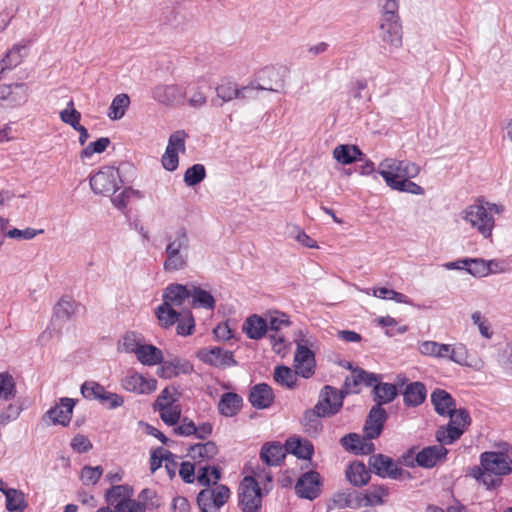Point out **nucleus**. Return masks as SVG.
Returning <instances> with one entry per match:
<instances>
[{
    "label": "nucleus",
    "mask_w": 512,
    "mask_h": 512,
    "mask_svg": "<svg viewBox=\"0 0 512 512\" xmlns=\"http://www.w3.org/2000/svg\"><path fill=\"white\" fill-rule=\"evenodd\" d=\"M512 459L501 451H485L480 455V465L471 469L470 475L486 489L492 490L500 487L503 477L511 474Z\"/></svg>",
    "instance_id": "f257e3e1"
},
{
    "label": "nucleus",
    "mask_w": 512,
    "mask_h": 512,
    "mask_svg": "<svg viewBox=\"0 0 512 512\" xmlns=\"http://www.w3.org/2000/svg\"><path fill=\"white\" fill-rule=\"evenodd\" d=\"M165 260L163 269L166 272L184 270L189 265L190 235L185 227H179L173 234L166 236Z\"/></svg>",
    "instance_id": "f03ea898"
},
{
    "label": "nucleus",
    "mask_w": 512,
    "mask_h": 512,
    "mask_svg": "<svg viewBox=\"0 0 512 512\" xmlns=\"http://www.w3.org/2000/svg\"><path fill=\"white\" fill-rule=\"evenodd\" d=\"M377 173L392 189V186L397 185L402 179L417 177L420 167L408 160L385 158L379 163Z\"/></svg>",
    "instance_id": "7ed1b4c3"
},
{
    "label": "nucleus",
    "mask_w": 512,
    "mask_h": 512,
    "mask_svg": "<svg viewBox=\"0 0 512 512\" xmlns=\"http://www.w3.org/2000/svg\"><path fill=\"white\" fill-rule=\"evenodd\" d=\"M446 416L450 418L449 423L447 426L439 427L436 439L441 444H452L464 434L471 423V418L469 412L464 408H455Z\"/></svg>",
    "instance_id": "20e7f679"
},
{
    "label": "nucleus",
    "mask_w": 512,
    "mask_h": 512,
    "mask_svg": "<svg viewBox=\"0 0 512 512\" xmlns=\"http://www.w3.org/2000/svg\"><path fill=\"white\" fill-rule=\"evenodd\" d=\"M462 219L468 222L484 238L491 237L495 226V219L482 202L479 201L467 206L462 212Z\"/></svg>",
    "instance_id": "39448f33"
},
{
    "label": "nucleus",
    "mask_w": 512,
    "mask_h": 512,
    "mask_svg": "<svg viewBox=\"0 0 512 512\" xmlns=\"http://www.w3.org/2000/svg\"><path fill=\"white\" fill-rule=\"evenodd\" d=\"M369 466L381 478H390L395 480L410 479L408 471L402 469L399 464L391 457L384 454H374L369 457Z\"/></svg>",
    "instance_id": "423d86ee"
},
{
    "label": "nucleus",
    "mask_w": 512,
    "mask_h": 512,
    "mask_svg": "<svg viewBox=\"0 0 512 512\" xmlns=\"http://www.w3.org/2000/svg\"><path fill=\"white\" fill-rule=\"evenodd\" d=\"M81 394L88 400H97L109 409H115L123 405L122 396L109 392L96 381H86L81 385Z\"/></svg>",
    "instance_id": "0eeeda50"
},
{
    "label": "nucleus",
    "mask_w": 512,
    "mask_h": 512,
    "mask_svg": "<svg viewBox=\"0 0 512 512\" xmlns=\"http://www.w3.org/2000/svg\"><path fill=\"white\" fill-rule=\"evenodd\" d=\"M261 489L254 477H245L239 487V503L242 512H259L261 508Z\"/></svg>",
    "instance_id": "6e6552de"
},
{
    "label": "nucleus",
    "mask_w": 512,
    "mask_h": 512,
    "mask_svg": "<svg viewBox=\"0 0 512 512\" xmlns=\"http://www.w3.org/2000/svg\"><path fill=\"white\" fill-rule=\"evenodd\" d=\"M348 393L345 388L338 390L333 386H324L319 394V400L316 408L321 410V414L327 417L337 414L343 406V400Z\"/></svg>",
    "instance_id": "1a4fd4ad"
},
{
    "label": "nucleus",
    "mask_w": 512,
    "mask_h": 512,
    "mask_svg": "<svg viewBox=\"0 0 512 512\" xmlns=\"http://www.w3.org/2000/svg\"><path fill=\"white\" fill-rule=\"evenodd\" d=\"M119 171L113 167H104L90 178V187L95 194L108 195L118 188Z\"/></svg>",
    "instance_id": "9d476101"
},
{
    "label": "nucleus",
    "mask_w": 512,
    "mask_h": 512,
    "mask_svg": "<svg viewBox=\"0 0 512 512\" xmlns=\"http://www.w3.org/2000/svg\"><path fill=\"white\" fill-rule=\"evenodd\" d=\"M297 348L295 351L294 362L296 373L304 378H309L314 374L315 356L308 348L310 341L302 337L296 340Z\"/></svg>",
    "instance_id": "9b49d317"
},
{
    "label": "nucleus",
    "mask_w": 512,
    "mask_h": 512,
    "mask_svg": "<svg viewBox=\"0 0 512 512\" xmlns=\"http://www.w3.org/2000/svg\"><path fill=\"white\" fill-rule=\"evenodd\" d=\"M152 98L166 106L183 104L186 90L177 84H158L152 89Z\"/></svg>",
    "instance_id": "f8f14e48"
},
{
    "label": "nucleus",
    "mask_w": 512,
    "mask_h": 512,
    "mask_svg": "<svg viewBox=\"0 0 512 512\" xmlns=\"http://www.w3.org/2000/svg\"><path fill=\"white\" fill-rule=\"evenodd\" d=\"M267 320L268 331L271 332L270 339L273 343V349L280 351L285 339L279 332L286 327H289L291 322L289 316L280 311H269L265 314Z\"/></svg>",
    "instance_id": "ddd939ff"
},
{
    "label": "nucleus",
    "mask_w": 512,
    "mask_h": 512,
    "mask_svg": "<svg viewBox=\"0 0 512 512\" xmlns=\"http://www.w3.org/2000/svg\"><path fill=\"white\" fill-rule=\"evenodd\" d=\"M29 97V87L26 83L0 85V100L6 101L10 107L25 104Z\"/></svg>",
    "instance_id": "4468645a"
},
{
    "label": "nucleus",
    "mask_w": 512,
    "mask_h": 512,
    "mask_svg": "<svg viewBox=\"0 0 512 512\" xmlns=\"http://www.w3.org/2000/svg\"><path fill=\"white\" fill-rule=\"evenodd\" d=\"M373 439L368 437L366 433H364V436L357 433H349L340 439V444L346 451L358 455H369L375 450V446L372 443Z\"/></svg>",
    "instance_id": "2eb2a0df"
},
{
    "label": "nucleus",
    "mask_w": 512,
    "mask_h": 512,
    "mask_svg": "<svg viewBox=\"0 0 512 512\" xmlns=\"http://www.w3.org/2000/svg\"><path fill=\"white\" fill-rule=\"evenodd\" d=\"M198 358L215 367H230L236 365L233 354L220 347L205 348L198 352Z\"/></svg>",
    "instance_id": "dca6fc26"
},
{
    "label": "nucleus",
    "mask_w": 512,
    "mask_h": 512,
    "mask_svg": "<svg viewBox=\"0 0 512 512\" xmlns=\"http://www.w3.org/2000/svg\"><path fill=\"white\" fill-rule=\"evenodd\" d=\"M320 486V475L315 471L304 473L295 485L296 494L300 498L313 500L318 496Z\"/></svg>",
    "instance_id": "f3484780"
},
{
    "label": "nucleus",
    "mask_w": 512,
    "mask_h": 512,
    "mask_svg": "<svg viewBox=\"0 0 512 512\" xmlns=\"http://www.w3.org/2000/svg\"><path fill=\"white\" fill-rule=\"evenodd\" d=\"M159 364L157 375L165 379H171L181 374H190L193 371V366L189 361L178 357L162 360Z\"/></svg>",
    "instance_id": "a211bd4d"
},
{
    "label": "nucleus",
    "mask_w": 512,
    "mask_h": 512,
    "mask_svg": "<svg viewBox=\"0 0 512 512\" xmlns=\"http://www.w3.org/2000/svg\"><path fill=\"white\" fill-rule=\"evenodd\" d=\"M75 401L72 398H61L59 403L51 407L45 414L52 424L67 426L71 420Z\"/></svg>",
    "instance_id": "6ab92c4d"
},
{
    "label": "nucleus",
    "mask_w": 512,
    "mask_h": 512,
    "mask_svg": "<svg viewBox=\"0 0 512 512\" xmlns=\"http://www.w3.org/2000/svg\"><path fill=\"white\" fill-rule=\"evenodd\" d=\"M122 386L125 390L138 393L149 394L156 390L157 381L153 378L147 379L139 373H131L123 378Z\"/></svg>",
    "instance_id": "aec40b11"
},
{
    "label": "nucleus",
    "mask_w": 512,
    "mask_h": 512,
    "mask_svg": "<svg viewBox=\"0 0 512 512\" xmlns=\"http://www.w3.org/2000/svg\"><path fill=\"white\" fill-rule=\"evenodd\" d=\"M387 419L386 410L380 405H374L368 414L364 425V433L370 438H378Z\"/></svg>",
    "instance_id": "412c9836"
},
{
    "label": "nucleus",
    "mask_w": 512,
    "mask_h": 512,
    "mask_svg": "<svg viewBox=\"0 0 512 512\" xmlns=\"http://www.w3.org/2000/svg\"><path fill=\"white\" fill-rule=\"evenodd\" d=\"M133 488L127 484L115 485L105 493L108 505L114 506L115 512H124V505L133 496Z\"/></svg>",
    "instance_id": "4be33fe9"
},
{
    "label": "nucleus",
    "mask_w": 512,
    "mask_h": 512,
    "mask_svg": "<svg viewBox=\"0 0 512 512\" xmlns=\"http://www.w3.org/2000/svg\"><path fill=\"white\" fill-rule=\"evenodd\" d=\"M218 453V447L213 441H207L205 443H198L191 445L188 449L187 456H189L197 465L203 466V463L213 459Z\"/></svg>",
    "instance_id": "5701e85b"
},
{
    "label": "nucleus",
    "mask_w": 512,
    "mask_h": 512,
    "mask_svg": "<svg viewBox=\"0 0 512 512\" xmlns=\"http://www.w3.org/2000/svg\"><path fill=\"white\" fill-rule=\"evenodd\" d=\"M380 37L384 43L398 49L402 46V26L400 20H382Z\"/></svg>",
    "instance_id": "b1692460"
},
{
    "label": "nucleus",
    "mask_w": 512,
    "mask_h": 512,
    "mask_svg": "<svg viewBox=\"0 0 512 512\" xmlns=\"http://www.w3.org/2000/svg\"><path fill=\"white\" fill-rule=\"evenodd\" d=\"M274 401L272 388L266 383H259L250 389L249 402L256 409H266Z\"/></svg>",
    "instance_id": "393cba45"
},
{
    "label": "nucleus",
    "mask_w": 512,
    "mask_h": 512,
    "mask_svg": "<svg viewBox=\"0 0 512 512\" xmlns=\"http://www.w3.org/2000/svg\"><path fill=\"white\" fill-rule=\"evenodd\" d=\"M444 444H438L433 446H428L423 448L416 455V462L419 466L425 468H432L439 462L444 459L448 450L443 446Z\"/></svg>",
    "instance_id": "a878e982"
},
{
    "label": "nucleus",
    "mask_w": 512,
    "mask_h": 512,
    "mask_svg": "<svg viewBox=\"0 0 512 512\" xmlns=\"http://www.w3.org/2000/svg\"><path fill=\"white\" fill-rule=\"evenodd\" d=\"M377 376L364 370L354 371L350 376L346 377L344 382L345 393H359V386L367 387L377 384Z\"/></svg>",
    "instance_id": "bb28decb"
},
{
    "label": "nucleus",
    "mask_w": 512,
    "mask_h": 512,
    "mask_svg": "<svg viewBox=\"0 0 512 512\" xmlns=\"http://www.w3.org/2000/svg\"><path fill=\"white\" fill-rule=\"evenodd\" d=\"M286 456V449L279 442H267L260 451V459L267 466H278Z\"/></svg>",
    "instance_id": "cd10ccee"
},
{
    "label": "nucleus",
    "mask_w": 512,
    "mask_h": 512,
    "mask_svg": "<svg viewBox=\"0 0 512 512\" xmlns=\"http://www.w3.org/2000/svg\"><path fill=\"white\" fill-rule=\"evenodd\" d=\"M242 329L249 339L259 340L268 332L267 320L264 317L253 314L244 321Z\"/></svg>",
    "instance_id": "c85d7f7f"
},
{
    "label": "nucleus",
    "mask_w": 512,
    "mask_h": 512,
    "mask_svg": "<svg viewBox=\"0 0 512 512\" xmlns=\"http://www.w3.org/2000/svg\"><path fill=\"white\" fill-rule=\"evenodd\" d=\"M190 298V289L182 284H169L163 292V302L173 307L181 306Z\"/></svg>",
    "instance_id": "c756f323"
},
{
    "label": "nucleus",
    "mask_w": 512,
    "mask_h": 512,
    "mask_svg": "<svg viewBox=\"0 0 512 512\" xmlns=\"http://www.w3.org/2000/svg\"><path fill=\"white\" fill-rule=\"evenodd\" d=\"M431 402L435 411L441 416L450 414L451 410L456 408V403L453 397L443 389H435L432 392Z\"/></svg>",
    "instance_id": "7c9ffc66"
},
{
    "label": "nucleus",
    "mask_w": 512,
    "mask_h": 512,
    "mask_svg": "<svg viewBox=\"0 0 512 512\" xmlns=\"http://www.w3.org/2000/svg\"><path fill=\"white\" fill-rule=\"evenodd\" d=\"M347 480L355 487L366 485L371 478L370 470L362 462H353L346 469Z\"/></svg>",
    "instance_id": "2f4dec72"
},
{
    "label": "nucleus",
    "mask_w": 512,
    "mask_h": 512,
    "mask_svg": "<svg viewBox=\"0 0 512 512\" xmlns=\"http://www.w3.org/2000/svg\"><path fill=\"white\" fill-rule=\"evenodd\" d=\"M427 390L423 383L412 382L408 384L403 392L404 404L408 407L421 405L426 398Z\"/></svg>",
    "instance_id": "473e14b6"
},
{
    "label": "nucleus",
    "mask_w": 512,
    "mask_h": 512,
    "mask_svg": "<svg viewBox=\"0 0 512 512\" xmlns=\"http://www.w3.org/2000/svg\"><path fill=\"white\" fill-rule=\"evenodd\" d=\"M286 452L300 459H310L314 452L313 444L309 440L291 437L285 443Z\"/></svg>",
    "instance_id": "72a5a7b5"
},
{
    "label": "nucleus",
    "mask_w": 512,
    "mask_h": 512,
    "mask_svg": "<svg viewBox=\"0 0 512 512\" xmlns=\"http://www.w3.org/2000/svg\"><path fill=\"white\" fill-rule=\"evenodd\" d=\"M242 398L233 392L224 393L218 403V411L225 417L235 416L241 409Z\"/></svg>",
    "instance_id": "f704fd0d"
},
{
    "label": "nucleus",
    "mask_w": 512,
    "mask_h": 512,
    "mask_svg": "<svg viewBox=\"0 0 512 512\" xmlns=\"http://www.w3.org/2000/svg\"><path fill=\"white\" fill-rule=\"evenodd\" d=\"M362 151L356 145L341 144L334 148L333 157L341 164L348 165L362 160Z\"/></svg>",
    "instance_id": "c9c22d12"
},
{
    "label": "nucleus",
    "mask_w": 512,
    "mask_h": 512,
    "mask_svg": "<svg viewBox=\"0 0 512 512\" xmlns=\"http://www.w3.org/2000/svg\"><path fill=\"white\" fill-rule=\"evenodd\" d=\"M136 357L141 364L153 366L162 362L163 353L152 344H143L137 351Z\"/></svg>",
    "instance_id": "e433bc0d"
},
{
    "label": "nucleus",
    "mask_w": 512,
    "mask_h": 512,
    "mask_svg": "<svg viewBox=\"0 0 512 512\" xmlns=\"http://www.w3.org/2000/svg\"><path fill=\"white\" fill-rule=\"evenodd\" d=\"M191 306L194 308H204L213 310L215 307V299L213 295L198 286H192L190 289Z\"/></svg>",
    "instance_id": "4c0bfd02"
},
{
    "label": "nucleus",
    "mask_w": 512,
    "mask_h": 512,
    "mask_svg": "<svg viewBox=\"0 0 512 512\" xmlns=\"http://www.w3.org/2000/svg\"><path fill=\"white\" fill-rule=\"evenodd\" d=\"M25 47L19 44L14 45L0 61V79L4 76V73L8 70H12L17 67L23 60L21 51Z\"/></svg>",
    "instance_id": "58836bf2"
},
{
    "label": "nucleus",
    "mask_w": 512,
    "mask_h": 512,
    "mask_svg": "<svg viewBox=\"0 0 512 512\" xmlns=\"http://www.w3.org/2000/svg\"><path fill=\"white\" fill-rule=\"evenodd\" d=\"M375 405L388 404L397 396V388L391 383H377L373 388Z\"/></svg>",
    "instance_id": "ea45409f"
},
{
    "label": "nucleus",
    "mask_w": 512,
    "mask_h": 512,
    "mask_svg": "<svg viewBox=\"0 0 512 512\" xmlns=\"http://www.w3.org/2000/svg\"><path fill=\"white\" fill-rule=\"evenodd\" d=\"M492 264L497 265V260L485 261L481 258H467L465 270L474 277H484L492 273Z\"/></svg>",
    "instance_id": "a19ab883"
},
{
    "label": "nucleus",
    "mask_w": 512,
    "mask_h": 512,
    "mask_svg": "<svg viewBox=\"0 0 512 512\" xmlns=\"http://www.w3.org/2000/svg\"><path fill=\"white\" fill-rule=\"evenodd\" d=\"M130 105V98L126 93L116 95L108 109L107 116L111 120H120L124 117Z\"/></svg>",
    "instance_id": "79ce46f5"
},
{
    "label": "nucleus",
    "mask_w": 512,
    "mask_h": 512,
    "mask_svg": "<svg viewBox=\"0 0 512 512\" xmlns=\"http://www.w3.org/2000/svg\"><path fill=\"white\" fill-rule=\"evenodd\" d=\"M6 498V509L11 512H23L26 508L27 503L25 501V495L21 490L9 488L4 491Z\"/></svg>",
    "instance_id": "37998d69"
},
{
    "label": "nucleus",
    "mask_w": 512,
    "mask_h": 512,
    "mask_svg": "<svg viewBox=\"0 0 512 512\" xmlns=\"http://www.w3.org/2000/svg\"><path fill=\"white\" fill-rule=\"evenodd\" d=\"M220 478L221 472L217 467H210L208 464H204L197 468V481L202 486L216 485Z\"/></svg>",
    "instance_id": "c03bdc74"
},
{
    "label": "nucleus",
    "mask_w": 512,
    "mask_h": 512,
    "mask_svg": "<svg viewBox=\"0 0 512 512\" xmlns=\"http://www.w3.org/2000/svg\"><path fill=\"white\" fill-rule=\"evenodd\" d=\"M179 313L175 310V307L164 302L156 309L157 318L161 326L165 328L174 325L179 320Z\"/></svg>",
    "instance_id": "a18cd8bd"
},
{
    "label": "nucleus",
    "mask_w": 512,
    "mask_h": 512,
    "mask_svg": "<svg viewBox=\"0 0 512 512\" xmlns=\"http://www.w3.org/2000/svg\"><path fill=\"white\" fill-rule=\"evenodd\" d=\"M17 388L15 379L8 372L0 373V399L10 401L16 397Z\"/></svg>",
    "instance_id": "49530a36"
},
{
    "label": "nucleus",
    "mask_w": 512,
    "mask_h": 512,
    "mask_svg": "<svg viewBox=\"0 0 512 512\" xmlns=\"http://www.w3.org/2000/svg\"><path fill=\"white\" fill-rule=\"evenodd\" d=\"M297 375L296 370L293 371L291 368L287 366H277L274 370V380L289 389H292L295 387L297 382Z\"/></svg>",
    "instance_id": "de8ad7c7"
},
{
    "label": "nucleus",
    "mask_w": 512,
    "mask_h": 512,
    "mask_svg": "<svg viewBox=\"0 0 512 512\" xmlns=\"http://www.w3.org/2000/svg\"><path fill=\"white\" fill-rule=\"evenodd\" d=\"M366 506L384 504V498L389 495V489L384 485H372L365 492Z\"/></svg>",
    "instance_id": "09e8293b"
},
{
    "label": "nucleus",
    "mask_w": 512,
    "mask_h": 512,
    "mask_svg": "<svg viewBox=\"0 0 512 512\" xmlns=\"http://www.w3.org/2000/svg\"><path fill=\"white\" fill-rule=\"evenodd\" d=\"M159 412L160 418L169 426L177 424L181 418L182 409L180 404L163 406L155 409Z\"/></svg>",
    "instance_id": "8fccbe9b"
},
{
    "label": "nucleus",
    "mask_w": 512,
    "mask_h": 512,
    "mask_svg": "<svg viewBox=\"0 0 512 512\" xmlns=\"http://www.w3.org/2000/svg\"><path fill=\"white\" fill-rule=\"evenodd\" d=\"M59 117L63 123L70 125L73 129L81 125V113L75 109L73 100L67 102L66 108L60 111Z\"/></svg>",
    "instance_id": "3c124183"
},
{
    "label": "nucleus",
    "mask_w": 512,
    "mask_h": 512,
    "mask_svg": "<svg viewBox=\"0 0 512 512\" xmlns=\"http://www.w3.org/2000/svg\"><path fill=\"white\" fill-rule=\"evenodd\" d=\"M206 176V170L202 164H194L184 174V182L187 186L199 184Z\"/></svg>",
    "instance_id": "603ef678"
},
{
    "label": "nucleus",
    "mask_w": 512,
    "mask_h": 512,
    "mask_svg": "<svg viewBox=\"0 0 512 512\" xmlns=\"http://www.w3.org/2000/svg\"><path fill=\"white\" fill-rule=\"evenodd\" d=\"M189 94L187 98L188 104L193 108H200L206 104L207 98L203 91V86L196 84L188 87L186 94Z\"/></svg>",
    "instance_id": "864d4df0"
},
{
    "label": "nucleus",
    "mask_w": 512,
    "mask_h": 512,
    "mask_svg": "<svg viewBox=\"0 0 512 512\" xmlns=\"http://www.w3.org/2000/svg\"><path fill=\"white\" fill-rule=\"evenodd\" d=\"M180 317L177 321V333L182 336H187L192 334L194 327H195V321L193 318V315L190 310H184L179 313Z\"/></svg>",
    "instance_id": "5fc2aeb1"
},
{
    "label": "nucleus",
    "mask_w": 512,
    "mask_h": 512,
    "mask_svg": "<svg viewBox=\"0 0 512 512\" xmlns=\"http://www.w3.org/2000/svg\"><path fill=\"white\" fill-rule=\"evenodd\" d=\"M260 90L278 92L279 88L274 87L272 85H270V86H264V85H260V84L256 85L255 82H251L249 85L239 88V90H238L239 98L238 99H254L257 97V93Z\"/></svg>",
    "instance_id": "6e6d98bb"
},
{
    "label": "nucleus",
    "mask_w": 512,
    "mask_h": 512,
    "mask_svg": "<svg viewBox=\"0 0 512 512\" xmlns=\"http://www.w3.org/2000/svg\"><path fill=\"white\" fill-rule=\"evenodd\" d=\"M208 490H201L197 496V503L201 512H220L222 505L215 503Z\"/></svg>",
    "instance_id": "4d7b16f0"
},
{
    "label": "nucleus",
    "mask_w": 512,
    "mask_h": 512,
    "mask_svg": "<svg viewBox=\"0 0 512 512\" xmlns=\"http://www.w3.org/2000/svg\"><path fill=\"white\" fill-rule=\"evenodd\" d=\"M239 88L233 82L226 81L216 87L217 96L224 102L239 98Z\"/></svg>",
    "instance_id": "13d9d810"
},
{
    "label": "nucleus",
    "mask_w": 512,
    "mask_h": 512,
    "mask_svg": "<svg viewBox=\"0 0 512 512\" xmlns=\"http://www.w3.org/2000/svg\"><path fill=\"white\" fill-rule=\"evenodd\" d=\"M178 397H179V394L174 387H171V388L167 387L164 390H162L160 395L157 397V399L154 403V409H157V408H160L163 406L166 407L169 405L178 404Z\"/></svg>",
    "instance_id": "bf43d9fd"
},
{
    "label": "nucleus",
    "mask_w": 512,
    "mask_h": 512,
    "mask_svg": "<svg viewBox=\"0 0 512 512\" xmlns=\"http://www.w3.org/2000/svg\"><path fill=\"white\" fill-rule=\"evenodd\" d=\"M75 312V302L68 297H63L54 307V314L58 318L69 319Z\"/></svg>",
    "instance_id": "052dcab7"
},
{
    "label": "nucleus",
    "mask_w": 512,
    "mask_h": 512,
    "mask_svg": "<svg viewBox=\"0 0 512 512\" xmlns=\"http://www.w3.org/2000/svg\"><path fill=\"white\" fill-rule=\"evenodd\" d=\"M108 137H101L98 140L88 144L81 152V158H89L95 153L104 152L110 145Z\"/></svg>",
    "instance_id": "680f3d73"
},
{
    "label": "nucleus",
    "mask_w": 512,
    "mask_h": 512,
    "mask_svg": "<svg viewBox=\"0 0 512 512\" xmlns=\"http://www.w3.org/2000/svg\"><path fill=\"white\" fill-rule=\"evenodd\" d=\"M325 417L321 414V410H318L316 406L312 409L305 411L302 417V424L307 427V430H317L320 425V418Z\"/></svg>",
    "instance_id": "e2e57ef3"
},
{
    "label": "nucleus",
    "mask_w": 512,
    "mask_h": 512,
    "mask_svg": "<svg viewBox=\"0 0 512 512\" xmlns=\"http://www.w3.org/2000/svg\"><path fill=\"white\" fill-rule=\"evenodd\" d=\"M22 411L21 405L17 403H9L0 412V425L6 426L8 423L16 420Z\"/></svg>",
    "instance_id": "0e129e2a"
},
{
    "label": "nucleus",
    "mask_w": 512,
    "mask_h": 512,
    "mask_svg": "<svg viewBox=\"0 0 512 512\" xmlns=\"http://www.w3.org/2000/svg\"><path fill=\"white\" fill-rule=\"evenodd\" d=\"M142 345L139 335L135 332H128L123 336L122 348L127 353L136 355Z\"/></svg>",
    "instance_id": "69168bd1"
},
{
    "label": "nucleus",
    "mask_w": 512,
    "mask_h": 512,
    "mask_svg": "<svg viewBox=\"0 0 512 512\" xmlns=\"http://www.w3.org/2000/svg\"><path fill=\"white\" fill-rule=\"evenodd\" d=\"M102 474L103 469L101 466H85L81 471V480L85 485H94L98 482Z\"/></svg>",
    "instance_id": "338daca9"
},
{
    "label": "nucleus",
    "mask_w": 512,
    "mask_h": 512,
    "mask_svg": "<svg viewBox=\"0 0 512 512\" xmlns=\"http://www.w3.org/2000/svg\"><path fill=\"white\" fill-rule=\"evenodd\" d=\"M187 134L184 130H178L173 132L168 140V145L166 148L174 150L176 152H184L185 151V139Z\"/></svg>",
    "instance_id": "774afa93"
}]
</instances>
